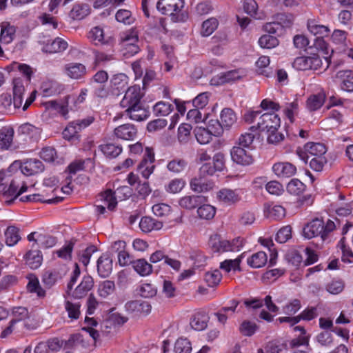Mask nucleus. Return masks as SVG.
<instances>
[{"instance_id": "obj_1", "label": "nucleus", "mask_w": 353, "mask_h": 353, "mask_svg": "<svg viewBox=\"0 0 353 353\" xmlns=\"http://www.w3.org/2000/svg\"><path fill=\"white\" fill-rule=\"evenodd\" d=\"M20 162L14 161L6 170L0 171V193L6 199V202L11 204L19 195L26 192L28 186L20 180L19 175L13 172H17Z\"/></svg>"}, {"instance_id": "obj_2", "label": "nucleus", "mask_w": 353, "mask_h": 353, "mask_svg": "<svg viewBox=\"0 0 353 353\" xmlns=\"http://www.w3.org/2000/svg\"><path fill=\"white\" fill-rule=\"evenodd\" d=\"M340 226L341 221L337 217H334L333 220L328 219L325 223L322 219L316 218L304 226L303 235L307 239L320 236L323 241H325Z\"/></svg>"}, {"instance_id": "obj_3", "label": "nucleus", "mask_w": 353, "mask_h": 353, "mask_svg": "<svg viewBox=\"0 0 353 353\" xmlns=\"http://www.w3.org/2000/svg\"><path fill=\"white\" fill-rule=\"evenodd\" d=\"M281 125L279 115L274 112H268L262 114L256 126H252L251 130H258V132H276Z\"/></svg>"}, {"instance_id": "obj_4", "label": "nucleus", "mask_w": 353, "mask_h": 353, "mask_svg": "<svg viewBox=\"0 0 353 353\" xmlns=\"http://www.w3.org/2000/svg\"><path fill=\"white\" fill-rule=\"evenodd\" d=\"M184 6V0H159L157 3V9L162 14L170 16L172 21H179L178 14Z\"/></svg>"}, {"instance_id": "obj_5", "label": "nucleus", "mask_w": 353, "mask_h": 353, "mask_svg": "<svg viewBox=\"0 0 353 353\" xmlns=\"http://www.w3.org/2000/svg\"><path fill=\"white\" fill-rule=\"evenodd\" d=\"M322 65V61L319 54L312 53L311 56H302L296 57L292 67L297 70H316Z\"/></svg>"}, {"instance_id": "obj_6", "label": "nucleus", "mask_w": 353, "mask_h": 353, "mask_svg": "<svg viewBox=\"0 0 353 353\" xmlns=\"http://www.w3.org/2000/svg\"><path fill=\"white\" fill-rule=\"evenodd\" d=\"M143 94L141 92L140 85H134L129 87L125 91V95L120 102L122 108L128 109L132 106L141 104V99Z\"/></svg>"}, {"instance_id": "obj_7", "label": "nucleus", "mask_w": 353, "mask_h": 353, "mask_svg": "<svg viewBox=\"0 0 353 353\" xmlns=\"http://www.w3.org/2000/svg\"><path fill=\"white\" fill-rule=\"evenodd\" d=\"M154 152L153 149L150 147H146L143 158L137 166V171L145 179H148L150 174L154 172L155 165H153V163L154 162Z\"/></svg>"}, {"instance_id": "obj_8", "label": "nucleus", "mask_w": 353, "mask_h": 353, "mask_svg": "<svg viewBox=\"0 0 353 353\" xmlns=\"http://www.w3.org/2000/svg\"><path fill=\"white\" fill-rule=\"evenodd\" d=\"M19 168L21 169V172H17V174L20 178L21 174L32 176L42 172L45 169L42 161L37 159H26L23 163H20Z\"/></svg>"}, {"instance_id": "obj_9", "label": "nucleus", "mask_w": 353, "mask_h": 353, "mask_svg": "<svg viewBox=\"0 0 353 353\" xmlns=\"http://www.w3.org/2000/svg\"><path fill=\"white\" fill-rule=\"evenodd\" d=\"M23 134H0V148L3 150H17L26 144V139H22Z\"/></svg>"}, {"instance_id": "obj_10", "label": "nucleus", "mask_w": 353, "mask_h": 353, "mask_svg": "<svg viewBox=\"0 0 353 353\" xmlns=\"http://www.w3.org/2000/svg\"><path fill=\"white\" fill-rule=\"evenodd\" d=\"M232 161L241 165H250L254 159L250 151L240 146H234L230 152Z\"/></svg>"}, {"instance_id": "obj_11", "label": "nucleus", "mask_w": 353, "mask_h": 353, "mask_svg": "<svg viewBox=\"0 0 353 353\" xmlns=\"http://www.w3.org/2000/svg\"><path fill=\"white\" fill-rule=\"evenodd\" d=\"M40 90L43 97H49L61 94L64 86L55 80L46 79L42 81Z\"/></svg>"}, {"instance_id": "obj_12", "label": "nucleus", "mask_w": 353, "mask_h": 353, "mask_svg": "<svg viewBox=\"0 0 353 353\" xmlns=\"http://www.w3.org/2000/svg\"><path fill=\"white\" fill-rule=\"evenodd\" d=\"M190 185L192 191L201 193L211 190L214 188V183L212 180L199 176L198 174L190 181Z\"/></svg>"}, {"instance_id": "obj_13", "label": "nucleus", "mask_w": 353, "mask_h": 353, "mask_svg": "<svg viewBox=\"0 0 353 353\" xmlns=\"http://www.w3.org/2000/svg\"><path fill=\"white\" fill-rule=\"evenodd\" d=\"M98 274L102 278L110 276L112 271V259L108 253L103 254L97 262Z\"/></svg>"}, {"instance_id": "obj_14", "label": "nucleus", "mask_w": 353, "mask_h": 353, "mask_svg": "<svg viewBox=\"0 0 353 353\" xmlns=\"http://www.w3.org/2000/svg\"><path fill=\"white\" fill-rule=\"evenodd\" d=\"M272 170L279 178H290L296 174V168L289 162H279L273 165Z\"/></svg>"}, {"instance_id": "obj_15", "label": "nucleus", "mask_w": 353, "mask_h": 353, "mask_svg": "<svg viewBox=\"0 0 353 353\" xmlns=\"http://www.w3.org/2000/svg\"><path fill=\"white\" fill-rule=\"evenodd\" d=\"M326 99V94L324 90H321L316 94L310 95L306 100V108L310 112L319 110L324 104Z\"/></svg>"}, {"instance_id": "obj_16", "label": "nucleus", "mask_w": 353, "mask_h": 353, "mask_svg": "<svg viewBox=\"0 0 353 353\" xmlns=\"http://www.w3.org/2000/svg\"><path fill=\"white\" fill-rule=\"evenodd\" d=\"M217 198L219 201L228 205L236 203L241 200V196L237 190L223 188L217 192Z\"/></svg>"}, {"instance_id": "obj_17", "label": "nucleus", "mask_w": 353, "mask_h": 353, "mask_svg": "<svg viewBox=\"0 0 353 353\" xmlns=\"http://www.w3.org/2000/svg\"><path fill=\"white\" fill-rule=\"evenodd\" d=\"M220 119L222 130H230L236 122L237 117L232 109L225 108L221 111Z\"/></svg>"}, {"instance_id": "obj_18", "label": "nucleus", "mask_w": 353, "mask_h": 353, "mask_svg": "<svg viewBox=\"0 0 353 353\" xmlns=\"http://www.w3.org/2000/svg\"><path fill=\"white\" fill-rule=\"evenodd\" d=\"M94 285V280L90 275H85L80 284L75 288L72 293V296L75 299H81L85 296Z\"/></svg>"}, {"instance_id": "obj_19", "label": "nucleus", "mask_w": 353, "mask_h": 353, "mask_svg": "<svg viewBox=\"0 0 353 353\" xmlns=\"http://www.w3.org/2000/svg\"><path fill=\"white\" fill-rule=\"evenodd\" d=\"M94 121L95 118L93 116H88L83 119L74 120L69 123L63 132H70V130H73V132H78V131H81L90 126Z\"/></svg>"}, {"instance_id": "obj_20", "label": "nucleus", "mask_w": 353, "mask_h": 353, "mask_svg": "<svg viewBox=\"0 0 353 353\" xmlns=\"http://www.w3.org/2000/svg\"><path fill=\"white\" fill-rule=\"evenodd\" d=\"M65 72L70 78L80 79L85 75L86 68L80 63H70L65 65Z\"/></svg>"}, {"instance_id": "obj_21", "label": "nucleus", "mask_w": 353, "mask_h": 353, "mask_svg": "<svg viewBox=\"0 0 353 353\" xmlns=\"http://www.w3.org/2000/svg\"><path fill=\"white\" fill-rule=\"evenodd\" d=\"M307 28L308 31L316 37H327L330 32L327 26L319 24L315 19H308Z\"/></svg>"}, {"instance_id": "obj_22", "label": "nucleus", "mask_w": 353, "mask_h": 353, "mask_svg": "<svg viewBox=\"0 0 353 353\" xmlns=\"http://www.w3.org/2000/svg\"><path fill=\"white\" fill-rule=\"evenodd\" d=\"M208 245L213 252L223 253L228 252L229 241L222 239L220 235L215 234L210 236Z\"/></svg>"}, {"instance_id": "obj_23", "label": "nucleus", "mask_w": 353, "mask_h": 353, "mask_svg": "<svg viewBox=\"0 0 353 353\" xmlns=\"http://www.w3.org/2000/svg\"><path fill=\"white\" fill-rule=\"evenodd\" d=\"M343 121V114L336 110H332L329 117L321 121L325 130H332L339 126Z\"/></svg>"}, {"instance_id": "obj_24", "label": "nucleus", "mask_w": 353, "mask_h": 353, "mask_svg": "<svg viewBox=\"0 0 353 353\" xmlns=\"http://www.w3.org/2000/svg\"><path fill=\"white\" fill-rule=\"evenodd\" d=\"M25 88L20 78L13 79V103L16 108H19L23 103V95Z\"/></svg>"}, {"instance_id": "obj_25", "label": "nucleus", "mask_w": 353, "mask_h": 353, "mask_svg": "<svg viewBox=\"0 0 353 353\" xmlns=\"http://www.w3.org/2000/svg\"><path fill=\"white\" fill-rule=\"evenodd\" d=\"M208 314L204 311L195 313L190 320V326L195 330L201 331L207 327L209 321Z\"/></svg>"}, {"instance_id": "obj_26", "label": "nucleus", "mask_w": 353, "mask_h": 353, "mask_svg": "<svg viewBox=\"0 0 353 353\" xmlns=\"http://www.w3.org/2000/svg\"><path fill=\"white\" fill-rule=\"evenodd\" d=\"M90 7L88 4L77 3L72 6L69 16L73 20H81L90 13Z\"/></svg>"}, {"instance_id": "obj_27", "label": "nucleus", "mask_w": 353, "mask_h": 353, "mask_svg": "<svg viewBox=\"0 0 353 353\" xmlns=\"http://www.w3.org/2000/svg\"><path fill=\"white\" fill-rule=\"evenodd\" d=\"M112 92L116 95L127 90L128 77L124 74H118L113 77L111 80Z\"/></svg>"}, {"instance_id": "obj_28", "label": "nucleus", "mask_w": 353, "mask_h": 353, "mask_svg": "<svg viewBox=\"0 0 353 353\" xmlns=\"http://www.w3.org/2000/svg\"><path fill=\"white\" fill-rule=\"evenodd\" d=\"M139 227L142 232L148 233L152 230H159L163 227V222L156 220L150 216H143L139 222Z\"/></svg>"}, {"instance_id": "obj_29", "label": "nucleus", "mask_w": 353, "mask_h": 353, "mask_svg": "<svg viewBox=\"0 0 353 353\" xmlns=\"http://www.w3.org/2000/svg\"><path fill=\"white\" fill-rule=\"evenodd\" d=\"M26 264L33 270L37 269L41 265L43 256L40 250H29L24 256Z\"/></svg>"}, {"instance_id": "obj_30", "label": "nucleus", "mask_w": 353, "mask_h": 353, "mask_svg": "<svg viewBox=\"0 0 353 353\" xmlns=\"http://www.w3.org/2000/svg\"><path fill=\"white\" fill-rule=\"evenodd\" d=\"M125 112L131 119L138 121H144L150 116V111L142 108L141 104L126 109Z\"/></svg>"}, {"instance_id": "obj_31", "label": "nucleus", "mask_w": 353, "mask_h": 353, "mask_svg": "<svg viewBox=\"0 0 353 353\" xmlns=\"http://www.w3.org/2000/svg\"><path fill=\"white\" fill-rule=\"evenodd\" d=\"M204 201L205 198L202 196L191 195L182 197L179 200V204L183 208L192 210L198 207Z\"/></svg>"}, {"instance_id": "obj_32", "label": "nucleus", "mask_w": 353, "mask_h": 353, "mask_svg": "<svg viewBox=\"0 0 353 353\" xmlns=\"http://www.w3.org/2000/svg\"><path fill=\"white\" fill-rule=\"evenodd\" d=\"M132 265L135 272L141 276H148L152 272V265L144 259L134 260Z\"/></svg>"}, {"instance_id": "obj_33", "label": "nucleus", "mask_w": 353, "mask_h": 353, "mask_svg": "<svg viewBox=\"0 0 353 353\" xmlns=\"http://www.w3.org/2000/svg\"><path fill=\"white\" fill-rule=\"evenodd\" d=\"M103 202V205L105 206L110 211H113L117 205V198L114 195V192L112 190H107L103 193L99 195L98 201Z\"/></svg>"}, {"instance_id": "obj_34", "label": "nucleus", "mask_w": 353, "mask_h": 353, "mask_svg": "<svg viewBox=\"0 0 353 353\" xmlns=\"http://www.w3.org/2000/svg\"><path fill=\"white\" fill-rule=\"evenodd\" d=\"M16 28L9 23H3L1 25L0 41L5 44L10 43L15 36Z\"/></svg>"}, {"instance_id": "obj_35", "label": "nucleus", "mask_w": 353, "mask_h": 353, "mask_svg": "<svg viewBox=\"0 0 353 353\" xmlns=\"http://www.w3.org/2000/svg\"><path fill=\"white\" fill-rule=\"evenodd\" d=\"M197 141L201 145L212 144L214 149H216L220 146V141L219 136L216 134H193Z\"/></svg>"}, {"instance_id": "obj_36", "label": "nucleus", "mask_w": 353, "mask_h": 353, "mask_svg": "<svg viewBox=\"0 0 353 353\" xmlns=\"http://www.w3.org/2000/svg\"><path fill=\"white\" fill-rule=\"evenodd\" d=\"M243 77V71L240 69L222 72L218 76V84H223L240 79Z\"/></svg>"}, {"instance_id": "obj_37", "label": "nucleus", "mask_w": 353, "mask_h": 353, "mask_svg": "<svg viewBox=\"0 0 353 353\" xmlns=\"http://www.w3.org/2000/svg\"><path fill=\"white\" fill-rule=\"evenodd\" d=\"M68 43L64 39L57 37L50 43H48L44 48L47 52L57 53L63 52L68 48Z\"/></svg>"}, {"instance_id": "obj_38", "label": "nucleus", "mask_w": 353, "mask_h": 353, "mask_svg": "<svg viewBox=\"0 0 353 353\" xmlns=\"http://www.w3.org/2000/svg\"><path fill=\"white\" fill-rule=\"evenodd\" d=\"M6 243L8 246L15 245L20 240L19 229L15 226H9L4 233Z\"/></svg>"}, {"instance_id": "obj_39", "label": "nucleus", "mask_w": 353, "mask_h": 353, "mask_svg": "<svg viewBox=\"0 0 353 353\" xmlns=\"http://www.w3.org/2000/svg\"><path fill=\"white\" fill-rule=\"evenodd\" d=\"M268 261V256L264 252H258L253 254L247 260L248 264L253 268H260L265 265Z\"/></svg>"}, {"instance_id": "obj_40", "label": "nucleus", "mask_w": 353, "mask_h": 353, "mask_svg": "<svg viewBox=\"0 0 353 353\" xmlns=\"http://www.w3.org/2000/svg\"><path fill=\"white\" fill-rule=\"evenodd\" d=\"M21 202H41L47 203H58L63 200L62 198L56 197L54 199H45L41 194H32L21 196L19 199Z\"/></svg>"}, {"instance_id": "obj_41", "label": "nucleus", "mask_w": 353, "mask_h": 353, "mask_svg": "<svg viewBox=\"0 0 353 353\" xmlns=\"http://www.w3.org/2000/svg\"><path fill=\"white\" fill-rule=\"evenodd\" d=\"M305 149L311 157H324L327 152L325 145L321 143H307L305 145Z\"/></svg>"}, {"instance_id": "obj_42", "label": "nucleus", "mask_w": 353, "mask_h": 353, "mask_svg": "<svg viewBox=\"0 0 353 353\" xmlns=\"http://www.w3.org/2000/svg\"><path fill=\"white\" fill-rule=\"evenodd\" d=\"M219 21L214 17H211L204 21L201 26V34L203 37H209L218 28Z\"/></svg>"}, {"instance_id": "obj_43", "label": "nucleus", "mask_w": 353, "mask_h": 353, "mask_svg": "<svg viewBox=\"0 0 353 353\" xmlns=\"http://www.w3.org/2000/svg\"><path fill=\"white\" fill-rule=\"evenodd\" d=\"M174 110V106L169 102L160 101L153 106V112L156 116H167Z\"/></svg>"}, {"instance_id": "obj_44", "label": "nucleus", "mask_w": 353, "mask_h": 353, "mask_svg": "<svg viewBox=\"0 0 353 353\" xmlns=\"http://www.w3.org/2000/svg\"><path fill=\"white\" fill-rule=\"evenodd\" d=\"M267 216L269 218H272L275 220H280L285 216V209L280 205H269L265 207Z\"/></svg>"}, {"instance_id": "obj_45", "label": "nucleus", "mask_w": 353, "mask_h": 353, "mask_svg": "<svg viewBox=\"0 0 353 353\" xmlns=\"http://www.w3.org/2000/svg\"><path fill=\"white\" fill-rule=\"evenodd\" d=\"M288 193L292 195H300L305 190V185L298 179H292L286 187Z\"/></svg>"}, {"instance_id": "obj_46", "label": "nucleus", "mask_w": 353, "mask_h": 353, "mask_svg": "<svg viewBox=\"0 0 353 353\" xmlns=\"http://www.w3.org/2000/svg\"><path fill=\"white\" fill-rule=\"evenodd\" d=\"M101 150L104 155L110 159H114L118 157L122 152V148L119 145L112 143L101 145Z\"/></svg>"}, {"instance_id": "obj_47", "label": "nucleus", "mask_w": 353, "mask_h": 353, "mask_svg": "<svg viewBox=\"0 0 353 353\" xmlns=\"http://www.w3.org/2000/svg\"><path fill=\"white\" fill-rule=\"evenodd\" d=\"M59 273L57 270H47L44 272L42 276V281L44 285L48 288H52L60 279Z\"/></svg>"}, {"instance_id": "obj_48", "label": "nucleus", "mask_w": 353, "mask_h": 353, "mask_svg": "<svg viewBox=\"0 0 353 353\" xmlns=\"http://www.w3.org/2000/svg\"><path fill=\"white\" fill-rule=\"evenodd\" d=\"M120 39L121 44L124 48L130 45L136 44L139 41L137 32L132 30L122 32L120 35Z\"/></svg>"}, {"instance_id": "obj_49", "label": "nucleus", "mask_w": 353, "mask_h": 353, "mask_svg": "<svg viewBox=\"0 0 353 353\" xmlns=\"http://www.w3.org/2000/svg\"><path fill=\"white\" fill-rule=\"evenodd\" d=\"M243 258V254L239 256L234 260L226 259L221 262L220 264V268L225 270L226 272H230L232 270L234 271L240 270V263Z\"/></svg>"}, {"instance_id": "obj_50", "label": "nucleus", "mask_w": 353, "mask_h": 353, "mask_svg": "<svg viewBox=\"0 0 353 353\" xmlns=\"http://www.w3.org/2000/svg\"><path fill=\"white\" fill-rule=\"evenodd\" d=\"M81 304L79 302L72 303L70 301H65V309L68 312V317L72 320H76L79 319L80 312Z\"/></svg>"}, {"instance_id": "obj_51", "label": "nucleus", "mask_w": 353, "mask_h": 353, "mask_svg": "<svg viewBox=\"0 0 353 353\" xmlns=\"http://www.w3.org/2000/svg\"><path fill=\"white\" fill-rule=\"evenodd\" d=\"M216 213V209L211 205L204 204L198 208L197 214L201 219L210 220Z\"/></svg>"}, {"instance_id": "obj_52", "label": "nucleus", "mask_w": 353, "mask_h": 353, "mask_svg": "<svg viewBox=\"0 0 353 353\" xmlns=\"http://www.w3.org/2000/svg\"><path fill=\"white\" fill-rule=\"evenodd\" d=\"M222 274L218 270L208 272L205 274L204 279L209 287L216 286L221 281Z\"/></svg>"}, {"instance_id": "obj_53", "label": "nucleus", "mask_w": 353, "mask_h": 353, "mask_svg": "<svg viewBox=\"0 0 353 353\" xmlns=\"http://www.w3.org/2000/svg\"><path fill=\"white\" fill-rule=\"evenodd\" d=\"M114 290V283L112 281L106 280L99 285L98 292L100 296L105 298L112 294Z\"/></svg>"}, {"instance_id": "obj_54", "label": "nucleus", "mask_w": 353, "mask_h": 353, "mask_svg": "<svg viewBox=\"0 0 353 353\" xmlns=\"http://www.w3.org/2000/svg\"><path fill=\"white\" fill-rule=\"evenodd\" d=\"M259 44L263 48H272L279 45V40L273 35L264 34L259 38Z\"/></svg>"}, {"instance_id": "obj_55", "label": "nucleus", "mask_w": 353, "mask_h": 353, "mask_svg": "<svg viewBox=\"0 0 353 353\" xmlns=\"http://www.w3.org/2000/svg\"><path fill=\"white\" fill-rule=\"evenodd\" d=\"M192 350L191 343L187 339H179L174 344V353H190Z\"/></svg>"}, {"instance_id": "obj_56", "label": "nucleus", "mask_w": 353, "mask_h": 353, "mask_svg": "<svg viewBox=\"0 0 353 353\" xmlns=\"http://www.w3.org/2000/svg\"><path fill=\"white\" fill-rule=\"evenodd\" d=\"M91 163L93 165L92 160L88 158L85 160H75L70 163L67 169L70 174H75L77 172L85 169V163Z\"/></svg>"}, {"instance_id": "obj_57", "label": "nucleus", "mask_w": 353, "mask_h": 353, "mask_svg": "<svg viewBox=\"0 0 353 353\" xmlns=\"http://www.w3.org/2000/svg\"><path fill=\"white\" fill-rule=\"evenodd\" d=\"M115 18L117 21L126 25H130L133 23L134 21L131 12L125 9L119 10L115 14Z\"/></svg>"}, {"instance_id": "obj_58", "label": "nucleus", "mask_w": 353, "mask_h": 353, "mask_svg": "<svg viewBox=\"0 0 353 353\" xmlns=\"http://www.w3.org/2000/svg\"><path fill=\"white\" fill-rule=\"evenodd\" d=\"M27 289L28 291L31 293H36L40 298H43L46 296V291L41 287L37 278L30 279L27 285Z\"/></svg>"}, {"instance_id": "obj_59", "label": "nucleus", "mask_w": 353, "mask_h": 353, "mask_svg": "<svg viewBox=\"0 0 353 353\" xmlns=\"http://www.w3.org/2000/svg\"><path fill=\"white\" fill-rule=\"evenodd\" d=\"M345 284L341 280H332L325 286L326 290L332 294H339L344 289Z\"/></svg>"}, {"instance_id": "obj_60", "label": "nucleus", "mask_w": 353, "mask_h": 353, "mask_svg": "<svg viewBox=\"0 0 353 353\" xmlns=\"http://www.w3.org/2000/svg\"><path fill=\"white\" fill-rule=\"evenodd\" d=\"M187 162L185 160L176 159L170 161L168 163L167 168L170 172L179 173L185 168Z\"/></svg>"}, {"instance_id": "obj_61", "label": "nucleus", "mask_w": 353, "mask_h": 353, "mask_svg": "<svg viewBox=\"0 0 353 353\" xmlns=\"http://www.w3.org/2000/svg\"><path fill=\"white\" fill-rule=\"evenodd\" d=\"M185 181L182 179H174L170 181L168 185L165 186V190L170 193L176 194L184 188Z\"/></svg>"}, {"instance_id": "obj_62", "label": "nucleus", "mask_w": 353, "mask_h": 353, "mask_svg": "<svg viewBox=\"0 0 353 353\" xmlns=\"http://www.w3.org/2000/svg\"><path fill=\"white\" fill-rule=\"evenodd\" d=\"M292 237V228L286 225L281 228L276 233V241L279 243H284Z\"/></svg>"}, {"instance_id": "obj_63", "label": "nucleus", "mask_w": 353, "mask_h": 353, "mask_svg": "<svg viewBox=\"0 0 353 353\" xmlns=\"http://www.w3.org/2000/svg\"><path fill=\"white\" fill-rule=\"evenodd\" d=\"M89 38L93 41L96 45L104 43V34L102 28L96 26L91 29L89 32Z\"/></svg>"}, {"instance_id": "obj_64", "label": "nucleus", "mask_w": 353, "mask_h": 353, "mask_svg": "<svg viewBox=\"0 0 353 353\" xmlns=\"http://www.w3.org/2000/svg\"><path fill=\"white\" fill-rule=\"evenodd\" d=\"M257 328L255 323L250 321H244L240 325V332L245 335L250 336L254 334Z\"/></svg>"}]
</instances>
